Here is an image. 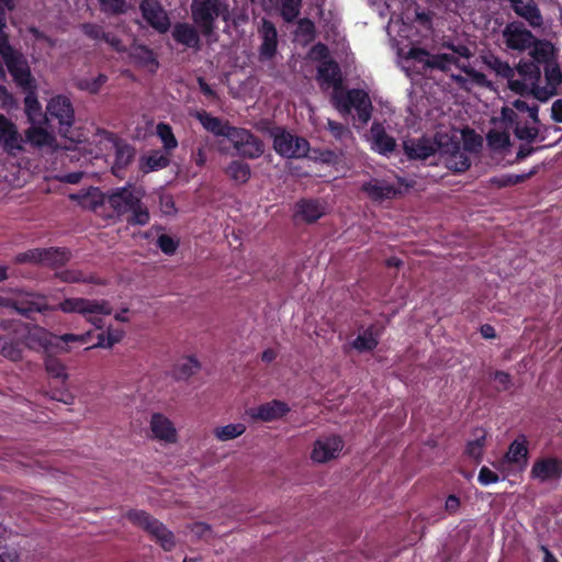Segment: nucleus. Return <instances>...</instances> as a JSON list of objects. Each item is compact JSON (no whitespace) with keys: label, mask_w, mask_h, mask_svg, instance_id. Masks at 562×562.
<instances>
[{"label":"nucleus","mask_w":562,"mask_h":562,"mask_svg":"<svg viewBox=\"0 0 562 562\" xmlns=\"http://www.w3.org/2000/svg\"><path fill=\"white\" fill-rule=\"evenodd\" d=\"M225 173L235 182L244 184L250 179L251 170L248 164L234 160L226 167Z\"/></svg>","instance_id":"c03bdc74"},{"label":"nucleus","mask_w":562,"mask_h":562,"mask_svg":"<svg viewBox=\"0 0 562 562\" xmlns=\"http://www.w3.org/2000/svg\"><path fill=\"white\" fill-rule=\"evenodd\" d=\"M372 148L380 154H387L394 150L395 140L389 136L380 124L371 126Z\"/></svg>","instance_id":"c9c22d12"},{"label":"nucleus","mask_w":562,"mask_h":562,"mask_svg":"<svg viewBox=\"0 0 562 562\" xmlns=\"http://www.w3.org/2000/svg\"><path fill=\"white\" fill-rule=\"evenodd\" d=\"M226 0H193L191 3L192 20L204 36L214 32L215 20L223 15L226 18Z\"/></svg>","instance_id":"39448f33"},{"label":"nucleus","mask_w":562,"mask_h":562,"mask_svg":"<svg viewBox=\"0 0 562 562\" xmlns=\"http://www.w3.org/2000/svg\"><path fill=\"white\" fill-rule=\"evenodd\" d=\"M516 70L520 79L513 77L509 89L519 94L531 93L536 98V88L541 78L539 66L532 61H520Z\"/></svg>","instance_id":"1a4fd4ad"},{"label":"nucleus","mask_w":562,"mask_h":562,"mask_svg":"<svg viewBox=\"0 0 562 562\" xmlns=\"http://www.w3.org/2000/svg\"><path fill=\"white\" fill-rule=\"evenodd\" d=\"M407 59H413L422 64V68L424 70L430 68L446 71L451 67V65L458 63V58L454 54L430 55L423 48H411L407 53Z\"/></svg>","instance_id":"4468645a"},{"label":"nucleus","mask_w":562,"mask_h":562,"mask_svg":"<svg viewBox=\"0 0 562 562\" xmlns=\"http://www.w3.org/2000/svg\"><path fill=\"white\" fill-rule=\"evenodd\" d=\"M228 140L240 156L249 159L260 157L265 151L262 142L248 130L234 127Z\"/></svg>","instance_id":"9d476101"},{"label":"nucleus","mask_w":562,"mask_h":562,"mask_svg":"<svg viewBox=\"0 0 562 562\" xmlns=\"http://www.w3.org/2000/svg\"><path fill=\"white\" fill-rule=\"evenodd\" d=\"M196 117L206 131L216 136H225L228 138L234 128V126H231L228 123L223 122L221 119L215 117L207 112H200L196 114Z\"/></svg>","instance_id":"2f4dec72"},{"label":"nucleus","mask_w":562,"mask_h":562,"mask_svg":"<svg viewBox=\"0 0 562 562\" xmlns=\"http://www.w3.org/2000/svg\"><path fill=\"white\" fill-rule=\"evenodd\" d=\"M188 528L198 539L212 537V527L205 522H194L189 525Z\"/></svg>","instance_id":"680f3d73"},{"label":"nucleus","mask_w":562,"mask_h":562,"mask_svg":"<svg viewBox=\"0 0 562 562\" xmlns=\"http://www.w3.org/2000/svg\"><path fill=\"white\" fill-rule=\"evenodd\" d=\"M151 438L166 445L178 442V430L173 423L161 413H154L149 419Z\"/></svg>","instance_id":"a211bd4d"},{"label":"nucleus","mask_w":562,"mask_h":562,"mask_svg":"<svg viewBox=\"0 0 562 562\" xmlns=\"http://www.w3.org/2000/svg\"><path fill=\"white\" fill-rule=\"evenodd\" d=\"M405 154L411 159H427L431 155L439 153L438 134L434 139L418 138L407 139L404 142Z\"/></svg>","instance_id":"4be33fe9"},{"label":"nucleus","mask_w":562,"mask_h":562,"mask_svg":"<svg viewBox=\"0 0 562 562\" xmlns=\"http://www.w3.org/2000/svg\"><path fill=\"white\" fill-rule=\"evenodd\" d=\"M46 115L58 121L60 131L69 128L75 121V110L70 99L61 94L53 97L46 105Z\"/></svg>","instance_id":"2eb2a0df"},{"label":"nucleus","mask_w":562,"mask_h":562,"mask_svg":"<svg viewBox=\"0 0 562 562\" xmlns=\"http://www.w3.org/2000/svg\"><path fill=\"white\" fill-rule=\"evenodd\" d=\"M290 412L285 402L272 400L257 407L246 409V415L254 422L270 423L281 419Z\"/></svg>","instance_id":"f3484780"},{"label":"nucleus","mask_w":562,"mask_h":562,"mask_svg":"<svg viewBox=\"0 0 562 562\" xmlns=\"http://www.w3.org/2000/svg\"><path fill=\"white\" fill-rule=\"evenodd\" d=\"M115 149V159L112 166V171L115 176L120 177V172L128 165L134 158V149L124 143L113 140Z\"/></svg>","instance_id":"58836bf2"},{"label":"nucleus","mask_w":562,"mask_h":562,"mask_svg":"<svg viewBox=\"0 0 562 562\" xmlns=\"http://www.w3.org/2000/svg\"><path fill=\"white\" fill-rule=\"evenodd\" d=\"M528 441L524 435L518 436L509 446L505 460L508 463L525 468L528 461Z\"/></svg>","instance_id":"c756f323"},{"label":"nucleus","mask_w":562,"mask_h":562,"mask_svg":"<svg viewBox=\"0 0 562 562\" xmlns=\"http://www.w3.org/2000/svg\"><path fill=\"white\" fill-rule=\"evenodd\" d=\"M261 45L259 47V57L261 60L271 59L278 46V32L272 22L263 19L259 27Z\"/></svg>","instance_id":"393cba45"},{"label":"nucleus","mask_w":562,"mask_h":562,"mask_svg":"<svg viewBox=\"0 0 562 562\" xmlns=\"http://www.w3.org/2000/svg\"><path fill=\"white\" fill-rule=\"evenodd\" d=\"M325 213V209L318 201L302 200L296 203L295 215L307 223L317 221Z\"/></svg>","instance_id":"72a5a7b5"},{"label":"nucleus","mask_w":562,"mask_h":562,"mask_svg":"<svg viewBox=\"0 0 562 562\" xmlns=\"http://www.w3.org/2000/svg\"><path fill=\"white\" fill-rule=\"evenodd\" d=\"M302 0H281V15L286 22L294 21L301 9Z\"/></svg>","instance_id":"4d7b16f0"},{"label":"nucleus","mask_w":562,"mask_h":562,"mask_svg":"<svg viewBox=\"0 0 562 562\" xmlns=\"http://www.w3.org/2000/svg\"><path fill=\"white\" fill-rule=\"evenodd\" d=\"M9 72L12 75L18 85L29 88L32 83V75L27 61L21 53L12 46L4 47L0 52Z\"/></svg>","instance_id":"f8f14e48"},{"label":"nucleus","mask_w":562,"mask_h":562,"mask_svg":"<svg viewBox=\"0 0 562 562\" xmlns=\"http://www.w3.org/2000/svg\"><path fill=\"white\" fill-rule=\"evenodd\" d=\"M140 11L143 18L158 32L165 33L170 26L169 18L156 0H143L140 3Z\"/></svg>","instance_id":"aec40b11"},{"label":"nucleus","mask_w":562,"mask_h":562,"mask_svg":"<svg viewBox=\"0 0 562 562\" xmlns=\"http://www.w3.org/2000/svg\"><path fill=\"white\" fill-rule=\"evenodd\" d=\"M106 81L108 77L100 74L95 78H79L76 80L75 86L81 91L95 94L101 90Z\"/></svg>","instance_id":"09e8293b"},{"label":"nucleus","mask_w":562,"mask_h":562,"mask_svg":"<svg viewBox=\"0 0 562 562\" xmlns=\"http://www.w3.org/2000/svg\"><path fill=\"white\" fill-rule=\"evenodd\" d=\"M102 12L112 15L124 14L128 10L127 0H98Z\"/></svg>","instance_id":"6e6d98bb"},{"label":"nucleus","mask_w":562,"mask_h":562,"mask_svg":"<svg viewBox=\"0 0 562 562\" xmlns=\"http://www.w3.org/2000/svg\"><path fill=\"white\" fill-rule=\"evenodd\" d=\"M505 46L509 50L526 52L535 44V35L520 22L508 23L502 31Z\"/></svg>","instance_id":"9b49d317"},{"label":"nucleus","mask_w":562,"mask_h":562,"mask_svg":"<svg viewBox=\"0 0 562 562\" xmlns=\"http://www.w3.org/2000/svg\"><path fill=\"white\" fill-rule=\"evenodd\" d=\"M57 277L64 281L69 283L75 282H91V277H85L81 271L75 270V269H68L64 270L57 273Z\"/></svg>","instance_id":"13d9d810"},{"label":"nucleus","mask_w":562,"mask_h":562,"mask_svg":"<svg viewBox=\"0 0 562 562\" xmlns=\"http://www.w3.org/2000/svg\"><path fill=\"white\" fill-rule=\"evenodd\" d=\"M15 261L19 263L23 262H32V263H40L41 261V249H32L26 252L19 254L15 257Z\"/></svg>","instance_id":"0e129e2a"},{"label":"nucleus","mask_w":562,"mask_h":562,"mask_svg":"<svg viewBox=\"0 0 562 562\" xmlns=\"http://www.w3.org/2000/svg\"><path fill=\"white\" fill-rule=\"evenodd\" d=\"M484 65L494 71L497 76L507 79L508 87L510 88L512 78L515 77V69L510 67L507 61L502 60L494 54H486L482 56Z\"/></svg>","instance_id":"f704fd0d"},{"label":"nucleus","mask_w":562,"mask_h":562,"mask_svg":"<svg viewBox=\"0 0 562 562\" xmlns=\"http://www.w3.org/2000/svg\"><path fill=\"white\" fill-rule=\"evenodd\" d=\"M539 106L529 105L526 101L515 100L510 106H503L501 115L493 119L494 124L504 125L505 128H513L515 136L524 142H535L540 133Z\"/></svg>","instance_id":"f257e3e1"},{"label":"nucleus","mask_w":562,"mask_h":562,"mask_svg":"<svg viewBox=\"0 0 562 562\" xmlns=\"http://www.w3.org/2000/svg\"><path fill=\"white\" fill-rule=\"evenodd\" d=\"M0 144L8 154L13 156L24 149V138L15 124L3 114H0Z\"/></svg>","instance_id":"6ab92c4d"},{"label":"nucleus","mask_w":562,"mask_h":562,"mask_svg":"<svg viewBox=\"0 0 562 562\" xmlns=\"http://www.w3.org/2000/svg\"><path fill=\"white\" fill-rule=\"evenodd\" d=\"M25 113L32 124L41 123L42 106L34 93H29L24 99Z\"/></svg>","instance_id":"603ef678"},{"label":"nucleus","mask_w":562,"mask_h":562,"mask_svg":"<svg viewBox=\"0 0 562 562\" xmlns=\"http://www.w3.org/2000/svg\"><path fill=\"white\" fill-rule=\"evenodd\" d=\"M172 37L177 43L188 48L199 50L201 47V40L198 31L194 26L188 23H177L172 29Z\"/></svg>","instance_id":"cd10ccee"},{"label":"nucleus","mask_w":562,"mask_h":562,"mask_svg":"<svg viewBox=\"0 0 562 562\" xmlns=\"http://www.w3.org/2000/svg\"><path fill=\"white\" fill-rule=\"evenodd\" d=\"M546 86L538 85L536 88V99L541 102L548 101L557 94V89L562 82V72L557 63H551L544 67Z\"/></svg>","instance_id":"b1692460"},{"label":"nucleus","mask_w":562,"mask_h":562,"mask_svg":"<svg viewBox=\"0 0 562 562\" xmlns=\"http://www.w3.org/2000/svg\"><path fill=\"white\" fill-rule=\"evenodd\" d=\"M328 130L331 135L337 139L347 138L350 135V131L344 126L341 123L335 122L333 120L327 121Z\"/></svg>","instance_id":"e2e57ef3"},{"label":"nucleus","mask_w":562,"mask_h":562,"mask_svg":"<svg viewBox=\"0 0 562 562\" xmlns=\"http://www.w3.org/2000/svg\"><path fill=\"white\" fill-rule=\"evenodd\" d=\"M345 442L337 435H327L317 438L311 450L310 458L314 463L325 464L339 458Z\"/></svg>","instance_id":"6e6552de"},{"label":"nucleus","mask_w":562,"mask_h":562,"mask_svg":"<svg viewBox=\"0 0 562 562\" xmlns=\"http://www.w3.org/2000/svg\"><path fill=\"white\" fill-rule=\"evenodd\" d=\"M131 57L139 65L148 67L154 70L157 67V61L153 50L143 45H135L131 49Z\"/></svg>","instance_id":"de8ad7c7"},{"label":"nucleus","mask_w":562,"mask_h":562,"mask_svg":"<svg viewBox=\"0 0 562 562\" xmlns=\"http://www.w3.org/2000/svg\"><path fill=\"white\" fill-rule=\"evenodd\" d=\"M57 310L64 313H78L98 329L104 327L103 316L111 315L113 308L106 300L70 297L60 302Z\"/></svg>","instance_id":"f03ea898"},{"label":"nucleus","mask_w":562,"mask_h":562,"mask_svg":"<svg viewBox=\"0 0 562 562\" xmlns=\"http://www.w3.org/2000/svg\"><path fill=\"white\" fill-rule=\"evenodd\" d=\"M24 142L38 149H54L56 147L55 135L36 124H32V126L25 131Z\"/></svg>","instance_id":"a878e982"},{"label":"nucleus","mask_w":562,"mask_h":562,"mask_svg":"<svg viewBox=\"0 0 562 562\" xmlns=\"http://www.w3.org/2000/svg\"><path fill=\"white\" fill-rule=\"evenodd\" d=\"M486 431L477 429L474 434V439L470 440L467 445V454L475 461H481L485 446Z\"/></svg>","instance_id":"49530a36"},{"label":"nucleus","mask_w":562,"mask_h":562,"mask_svg":"<svg viewBox=\"0 0 562 562\" xmlns=\"http://www.w3.org/2000/svg\"><path fill=\"white\" fill-rule=\"evenodd\" d=\"M530 475L539 482L559 480L562 475V460L557 458L537 460L531 468Z\"/></svg>","instance_id":"5701e85b"},{"label":"nucleus","mask_w":562,"mask_h":562,"mask_svg":"<svg viewBox=\"0 0 562 562\" xmlns=\"http://www.w3.org/2000/svg\"><path fill=\"white\" fill-rule=\"evenodd\" d=\"M201 369L199 360L192 356L180 358L171 370V376L177 381H187Z\"/></svg>","instance_id":"c85d7f7f"},{"label":"nucleus","mask_w":562,"mask_h":562,"mask_svg":"<svg viewBox=\"0 0 562 562\" xmlns=\"http://www.w3.org/2000/svg\"><path fill=\"white\" fill-rule=\"evenodd\" d=\"M25 346L35 351L43 350L48 352L49 348L54 347L60 352H68L69 348L66 346H59L56 342V336L47 331L45 328L40 326H32L27 328V333L24 336Z\"/></svg>","instance_id":"dca6fc26"},{"label":"nucleus","mask_w":562,"mask_h":562,"mask_svg":"<svg viewBox=\"0 0 562 562\" xmlns=\"http://www.w3.org/2000/svg\"><path fill=\"white\" fill-rule=\"evenodd\" d=\"M82 32L92 40H100L103 37L104 32L100 25L86 23L81 26Z\"/></svg>","instance_id":"774afa93"},{"label":"nucleus","mask_w":562,"mask_h":562,"mask_svg":"<svg viewBox=\"0 0 562 562\" xmlns=\"http://www.w3.org/2000/svg\"><path fill=\"white\" fill-rule=\"evenodd\" d=\"M145 191L142 188H135L128 184L113 190L108 195L106 202L117 216H123L130 212L131 207L136 203V200L143 199Z\"/></svg>","instance_id":"ddd939ff"},{"label":"nucleus","mask_w":562,"mask_h":562,"mask_svg":"<svg viewBox=\"0 0 562 562\" xmlns=\"http://www.w3.org/2000/svg\"><path fill=\"white\" fill-rule=\"evenodd\" d=\"M439 155L445 159L446 166L454 171L462 172L470 167L468 154L461 148L458 139L447 133H438Z\"/></svg>","instance_id":"423d86ee"},{"label":"nucleus","mask_w":562,"mask_h":562,"mask_svg":"<svg viewBox=\"0 0 562 562\" xmlns=\"http://www.w3.org/2000/svg\"><path fill=\"white\" fill-rule=\"evenodd\" d=\"M124 336V331L120 329L108 328L106 333L98 335V342L92 348H111L115 344L120 342ZM91 349V347L86 350Z\"/></svg>","instance_id":"3c124183"},{"label":"nucleus","mask_w":562,"mask_h":562,"mask_svg":"<svg viewBox=\"0 0 562 562\" xmlns=\"http://www.w3.org/2000/svg\"><path fill=\"white\" fill-rule=\"evenodd\" d=\"M465 75L470 79V83L479 87H490L491 82L487 80L486 76L483 72L476 71L473 68H463Z\"/></svg>","instance_id":"bf43d9fd"},{"label":"nucleus","mask_w":562,"mask_h":562,"mask_svg":"<svg viewBox=\"0 0 562 562\" xmlns=\"http://www.w3.org/2000/svg\"><path fill=\"white\" fill-rule=\"evenodd\" d=\"M495 125H499L501 127L503 126L501 124H495ZM486 142H487L488 147L492 150H495V151L505 150L510 146L509 133L507 131H502L497 126H495L487 133Z\"/></svg>","instance_id":"a19ab883"},{"label":"nucleus","mask_w":562,"mask_h":562,"mask_svg":"<svg viewBox=\"0 0 562 562\" xmlns=\"http://www.w3.org/2000/svg\"><path fill=\"white\" fill-rule=\"evenodd\" d=\"M527 50L536 64H544L547 66L553 63L552 58L554 55V47L548 41L535 37V44H532L531 48Z\"/></svg>","instance_id":"4c0bfd02"},{"label":"nucleus","mask_w":562,"mask_h":562,"mask_svg":"<svg viewBox=\"0 0 562 562\" xmlns=\"http://www.w3.org/2000/svg\"><path fill=\"white\" fill-rule=\"evenodd\" d=\"M362 190L374 201L392 199L397 194V190L393 184L378 179L364 183Z\"/></svg>","instance_id":"7c9ffc66"},{"label":"nucleus","mask_w":562,"mask_h":562,"mask_svg":"<svg viewBox=\"0 0 562 562\" xmlns=\"http://www.w3.org/2000/svg\"><path fill=\"white\" fill-rule=\"evenodd\" d=\"M477 480L482 485H488V484L498 482L499 479L495 472H493L492 470H490L486 467H483L480 470Z\"/></svg>","instance_id":"338daca9"},{"label":"nucleus","mask_w":562,"mask_h":562,"mask_svg":"<svg viewBox=\"0 0 562 562\" xmlns=\"http://www.w3.org/2000/svg\"><path fill=\"white\" fill-rule=\"evenodd\" d=\"M159 207L164 215L170 216L177 213L173 198L170 194L161 193L159 195Z\"/></svg>","instance_id":"052dcab7"},{"label":"nucleus","mask_w":562,"mask_h":562,"mask_svg":"<svg viewBox=\"0 0 562 562\" xmlns=\"http://www.w3.org/2000/svg\"><path fill=\"white\" fill-rule=\"evenodd\" d=\"M69 260V254L59 248L41 249L40 265L47 267H59Z\"/></svg>","instance_id":"79ce46f5"},{"label":"nucleus","mask_w":562,"mask_h":562,"mask_svg":"<svg viewBox=\"0 0 562 562\" xmlns=\"http://www.w3.org/2000/svg\"><path fill=\"white\" fill-rule=\"evenodd\" d=\"M156 133L167 151L177 148L178 140L173 135L172 128L168 124L159 123L156 127Z\"/></svg>","instance_id":"864d4df0"},{"label":"nucleus","mask_w":562,"mask_h":562,"mask_svg":"<svg viewBox=\"0 0 562 562\" xmlns=\"http://www.w3.org/2000/svg\"><path fill=\"white\" fill-rule=\"evenodd\" d=\"M125 516L133 525L147 532L165 551L175 549L176 538L173 532L150 514L140 509H131Z\"/></svg>","instance_id":"20e7f679"},{"label":"nucleus","mask_w":562,"mask_h":562,"mask_svg":"<svg viewBox=\"0 0 562 562\" xmlns=\"http://www.w3.org/2000/svg\"><path fill=\"white\" fill-rule=\"evenodd\" d=\"M380 336L381 328L372 325L358 335L352 347L359 352L371 351L378 346Z\"/></svg>","instance_id":"473e14b6"},{"label":"nucleus","mask_w":562,"mask_h":562,"mask_svg":"<svg viewBox=\"0 0 562 562\" xmlns=\"http://www.w3.org/2000/svg\"><path fill=\"white\" fill-rule=\"evenodd\" d=\"M273 148L282 157L301 158L306 156L310 145L303 137L293 135L284 130H276L273 132Z\"/></svg>","instance_id":"0eeeda50"},{"label":"nucleus","mask_w":562,"mask_h":562,"mask_svg":"<svg viewBox=\"0 0 562 562\" xmlns=\"http://www.w3.org/2000/svg\"><path fill=\"white\" fill-rule=\"evenodd\" d=\"M143 199H137L136 203L131 207L127 223L131 225L145 226L150 221V214L148 207L143 203Z\"/></svg>","instance_id":"a18cd8bd"},{"label":"nucleus","mask_w":562,"mask_h":562,"mask_svg":"<svg viewBox=\"0 0 562 562\" xmlns=\"http://www.w3.org/2000/svg\"><path fill=\"white\" fill-rule=\"evenodd\" d=\"M169 161L170 160L167 155L160 151H154L146 157L143 170L144 172H150L162 169L169 165Z\"/></svg>","instance_id":"5fc2aeb1"},{"label":"nucleus","mask_w":562,"mask_h":562,"mask_svg":"<svg viewBox=\"0 0 562 562\" xmlns=\"http://www.w3.org/2000/svg\"><path fill=\"white\" fill-rule=\"evenodd\" d=\"M247 427L243 423H232L213 428V436L220 442L234 440L243 436Z\"/></svg>","instance_id":"ea45409f"},{"label":"nucleus","mask_w":562,"mask_h":562,"mask_svg":"<svg viewBox=\"0 0 562 562\" xmlns=\"http://www.w3.org/2000/svg\"><path fill=\"white\" fill-rule=\"evenodd\" d=\"M513 9L517 15L526 20L532 27H541L543 18L533 0H514Z\"/></svg>","instance_id":"bb28decb"},{"label":"nucleus","mask_w":562,"mask_h":562,"mask_svg":"<svg viewBox=\"0 0 562 562\" xmlns=\"http://www.w3.org/2000/svg\"><path fill=\"white\" fill-rule=\"evenodd\" d=\"M157 244L159 248L167 255L173 254L177 249V243L172 237L168 235H160L158 237Z\"/></svg>","instance_id":"69168bd1"},{"label":"nucleus","mask_w":562,"mask_h":562,"mask_svg":"<svg viewBox=\"0 0 562 562\" xmlns=\"http://www.w3.org/2000/svg\"><path fill=\"white\" fill-rule=\"evenodd\" d=\"M15 301L16 304L14 305V311L26 317H29L33 312H44L47 310L43 297L35 294H26Z\"/></svg>","instance_id":"e433bc0d"},{"label":"nucleus","mask_w":562,"mask_h":562,"mask_svg":"<svg viewBox=\"0 0 562 562\" xmlns=\"http://www.w3.org/2000/svg\"><path fill=\"white\" fill-rule=\"evenodd\" d=\"M317 80L319 81L322 89H328L331 87V93H336L344 89L340 67L334 60H324L317 67Z\"/></svg>","instance_id":"412c9836"},{"label":"nucleus","mask_w":562,"mask_h":562,"mask_svg":"<svg viewBox=\"0 0 562 562\" xmlns=\"http://www.w3.org/2000/svg\"><path fill=\"white\" fill-rule=\"evenodd\" d=\"M0 355L10 361L18 362L23 359V349L18 341L9 337L1 336Z\"/></svg>","instance_id":"37998d69"},{"label":"nucleus","mask_w":562,"mask_h":562,"mask_svg":"<svg viewBox=\"0 0 562 562\" xmlns=\"http://www.w3.org/2000/svg\"><path fill=\"white\" fill-rule=\"evenodd\" d=\"M330 101L334 108L342 115H348L352 110L358 119L367 124L372 115V102L369 94L362 89H349L331 93Z\"/></svg>","instance_id":"7ed1b4c3"},{"label":"nucleus","mask_w":562,"mask_h":562,"mask_svg":"<svg viewBox=\"0 0 562 562\" xmlns=\"http://www.w3.org/2000/svg\"><path fill=\"white\" fill-rule=\"evenodd\" d=\"M46 372L54 379L66 381L68 373L66 366L56 357L47 355L44 360Z\"/></svg>","instance_id":"8fccbe9b"}]
</instances>
